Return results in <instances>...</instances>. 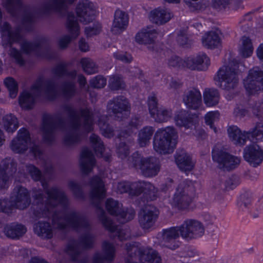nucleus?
<instances>
[{
    "label": "nucleus",
    "mask_w": 263,
    "mask_h": 263,
    "mask_svg": "<svg viewBox=\"0 0 263 263\" xmlns=\"http://www.w3.org/2000/svg\"><path fill=\"white\" fill-rule=\"evenodd\" d=\"M26 168L34 181L41 182L47 195L45 197L41 190L32 189L34 218H51L53 227L57 229L71 228L78 233H82L78 240H69L67 253L73 261L87 263L89 259L84 250L92 247L95 236L91 233L92 227L86 217L78 211L68 210L70 201L66 193L57 186L48 187L46 178L37 167L28 164Z\"/></svg>",
    "instance_id": "nucleus-1"
},
{
    "label": "nucleus",
    "mask_w": 263,
    "mask_h": 263,
    "mask_svg": "<svg viewBox=\"0 0 263 263\" xmlns=\"http://www.w3.org/2000/svg\"><path fill=\"white\" fill-rule=\"evenodd\" d=\"M74 0H44L31 9L24 7L21 0H3L4 8L12 16L20 17L22 27L27 31H31L36 17L48 16L52 12L65 10L68 4Z\"/></svg>",
    "instance_id": "nucleus-2"
},
{
    "label": "nucleus",
    "mask_w": 263,
    "mask_h": 263,
    "mask_svg": "<svg viewBox=\"0 0 263 263\" xmlns=\"http://www.w3.org/2000/svg\"><path fill=\"white\" fill-rule=\"evenodd\" d=\"M62 108L69 118L68 130L63 139V144L72 147L80 143L83 132L89 133L93 130V113L87 107L77 110L67 104L63 105Z\"/></svg>",
    "instance_id": "nucleus-3"
},
{
    "label": "nucleus",
    "mask_w": 263,
    "mask_h": 263,
    "mask_svg": "<svg viewBox=\"0 0 263 263\" xmlns=\"http://www.w3.org/2000/svg\"><path fill=\"white\" fill-rule=\"evenodd\" d=\"M89 184L90 186V198L97 209V213L100 220L104 227L111 233L110 237L112 239L117 237L121 241L130 238V230L119 229L106 216L105 211L100 206L101 201L106 196V190L102 179L98 176H95L91 178Z\"/></svg>",
    "instance_id": "nucleus-4"
},
{
    "label": "nucleus",
    "mask_w": 263,
    "mask_h": 263,
    "mask_svg": "<svg viewBox=\"0 0 263 263\" xmlns=\"http://www.w3.org/2000/svg\"><path fill=\"white\" fill-rule=\"evenodd\" d=\"M58 85L54 78L44 80L40 77L36 79L30 90H25L19 96V104L25 109H31L37 97L43 96L50 100L56 98Z\"/></svg>",
    "instance_id": "nucleus-5"
},
{
    "label": "nucleus",
    "mask_w": 263,
    "mask_h": 263,
    "mask_svg": "<svg viewBox=\"0 0 263 263\" xmlns=\"http://www.w3.org/2000/svg\"><path fill=\"white\" fill-rule=\"evenodd\" d=\"M31 203L28 190L21 185L16 186L11 193L10 199H0V212L10 214L14 209L24 210Z\"/></svg>",
    "instance_id": "nucleus-6"
},
{
    "label": "nucleus",
    "mask_w": 263,
    "mask_h": 263,
    "mask_svg": "<svg viewBox=\"0 0 263 263\" xmlns=\"http://www.w3.org/2000/svg\"><path fill=\"white\" fill-rule=\"evenodd\" d=\"M67 128L66 120L60 111L43 116L42 130L44 141L51 144L58 131L64 132Z\"/></svg>",
    "instance_id": "nucleus-7"
},
{
    "label": "nucleus",
    "mask_w": 263,
    "mask_h": 263,
    "mask_svg": "<svg viewBox=\"0 0 263 263\" xmlns=\"http://www.w3.org/2000/svg\"><path fill=\"white\" fill-rule=\"evenodd\" d=\"M177 133L173 127L158 129L154 138L155 151L161 154L172 153L177 144Z\"/></svg>",
    "instance_id": "nucleus-8"
},
{
    "label": "nucleus",
    "mask_w": 263,
    "mask_h": 263,
    "mask_svg": "<svg viewBox=\"0 0 263 263\" xmlns=\"http://www.w3.org/2000/svg\"><path fill=\"white\" fill-rule=\"evenodd\" d=\"M21 48L27 54L32 53L48 60L55 59L58 56L57 52L51 48L46 37H39L33 42L24 40L21 44Z\"/></svg>",
    "instance_id": "nucleus-9"
},
{
    "label": "nucleus",
    "mask_w": 263,
    "mask_h": 263,
    "mask_svg": "<svg viewBox=\"0 0 263 263\" xmlns=\"http://www.w3.org/2000/svg\"><path fill=\"white\" fill-rule=\"evenodd\" d=\"M128 254L126 263H137L134 259L138 258L141 263H161V258L158 253L152 249L139 246L136 243L126 245Z\"/></svg>",
    "instance_id": "nucleus-10"
},
{
    "label": "nucleus",
    "mask_w": 263,
    "mask_h": 263,
    "mask_svg": "<svg viewBox=\"0 0 263 263\" xmlns=\"http://www.w3.org/2000/svg\"><path fill=\"white\" fill-rule=\"evenodd\" d=\"M129 165L140 170L142 174L146 177L156 176L160 171V164L155 157H144L138 153H134L128 159Z\"/></svg>",
    "instance_id": "nucleus-11"
},
{
    "label": "nucleus",
    "mask_w": 263,
    "mask_h": 263,
    "mask_svg": "<svg viewBox=\"0 0 263 263\" xmlns=\"http://www.w3.org/2000/svg\"><path fill=\"white\" fill-rule=\"evenodd\" d=\"M196 183L190 180L181 182L176 189L172 204L179 209L186 208L195 195Z\"/></svg>",
    "instance_id": "nucleus-12"
},
{
    "label": "nucleus",
    "mask_w": 263,
    "mask_h": 263,
    "mask_svg": "<svg viewBox=\"0 0 263 263\" xmlns=\"http://www.w3.org/2000/svg\"><path fill=\"white\" fill-rule=\"evenodd\" d=\"M54 77L62 78L66 77L70 80L64 82L60 87V90L63 96L67 99L73 97L77 92L76 84L74 81L77 71L74 70L68 71L64 64H60L55 66L52 70Z\"/></svg>",
    "instance_id": "nucleus-13"
},
{
    "label": "nucleus",
    "mask_w": 263,
    "mask_h": 263,
    "mask_svg": "<svg viewBox=\"0 0 263 263\" xmlns=\"http://www.w3.org/2000/svg\"><path fill=\"white\" fill-rule=\"evenodd\" d=\"M238 65L223 66L217 72V85L226 90L234 89L238 83Z\"/></svg>",
    "instance_id": "nucleus-14"
},
{
    "label": "nucleus",
    "mask_w": 263,
    "mask_h": 263,
    "mask_svg": "<svg viewBox=\"0 0 263 263\" xmlns=\"http://www.w3.org/2000/svg\"><path fill=\"white\" fill-rule=\"evenodd\" d=\"M212 158L214 161L219 165L220 168L227 171H231L239 165L241 158L227 153L220 145H216L212 151Z\"/></svg>",
    "instance_id": "nucleus-15"
},
{
    "label": "nucleus",
    "mask_w": 263,
    "mask_h": 263,
    "mask_svg": "<svg viewBox=\"0 0 263 263\" xmlns=\"http://www.w3.org/2000/svg\"><path fill=\"white\" fill-rule=\"evenodd\" d=\"M179 227L180 236L186 241L200 238L205 233L203 223L195 219H186Z\"/></svg>",
    "instance_id": "nucleus-16"
},
{
    "label": "nucleus",
    "mask_w": 263,
    "mask_h": 263,
    "mask_svg": "<svg viewBox=\"0 0 263 263\" xmlns=\"http://www.w3.org/2000/svg\"><path fill=\"white\" fill-rule=\"evenodd\" d=\"M130 110V105L128 100L122 96L115 97L107 103V112L119 120L127 117Z\"/></svg>",
    "instance_id": "nucleus-17"
},
{
    "label": "nucleus",
    "mask_w": 263,
    "mask_h": 263,
    "mask_svg": "<svg viewBox=\"0 0 263 263\" xmlns=\"http://www.w3.org/2000/svg\"><path fill=\"white\" fill-rule=\"evenodd\" d=\"M105 206L107 211L111 215L117 217L120 223H125L133 219L135 215L133 209L125 210L123 209L122 204L112 198H108L106 201Z\"/></svg>",
    "instance_id": "nucleus-18"
},
{
    "label": "nucleus",
    "mask_w": 263,
    "mask_h": 263,
    "mask_svg": "<svg viewBox=\"0 0 263 263\" xmlns=\"http://www.w3.org/2000/svg\"><path fill=\"white\" fill-rule=\"evenodd\" d=\"M243 83L248 93L254 95L263 89V71L258 67L250 70Z\"/></svg>",
    "instance_id": "nucleus-19"
},
{
    "label": "nucleus",
    "mask_w": 263,
    "mask_h": 263,
    "mask_svg": "<svg viewBox=\"0 0 263 263\" xmlns=\"http://www.w3.org/2000/svg\"><path fill=\"white\" fill-rule=\"evenodd\" d=\"M66 26L70 35H65L59 39V45L62 49L66 48L71 41L77 38L79 35L80 26L78 19L73 13H68Z\"/></svg>",
    "instance_id": "nucleus-20"
},
{
    "label": "nucleus",
    "mask_w": 263,
    "mask_h": 263,
    "mask_svg": "<svg viewBox=\"0 0 263 263\" xmlns=\"http://www.w3.org/2000/svg\"><path fill=\"white\" fill-rule=\"evenodd\" d=\"M159 215V210L155 206H145L139 213L138 221L140 227L144 230L152 228L155 226Z\"/></svg>",
    "instance_id": "nucleus-21"
},
{
    "label": "nucleus",
    "mask_w": 263,
    "mask_h": 263,
    "mask_svg": "<svg viewBox=\"0 0 263 263\" xmlns=\"http://www.w3.org/2000/svg\"><path fill=\"white\" fill-rule=\"evenodd\" d=\"M161 235L160 245L162 247L172 250H176L179 247V242L177 241L180 236L179 226L163 229Z\"/></svg>",
    "instance_id": "nucleus-22"
},
{
    "label": "nucleus",
    "mask_w": 263,
    "mask_h": 263,
    "mask_svg": "<svg viewBox=\"0 0 263 263\" xmlns=\"http://www.w3.org/2000/svg\"><path fill=\"white\" fill-rule=\"evenodd\" d=\"M17 171V163L13 159L7 158L0 164V189L8 186L10 178L13 177Z\"/></svg>",
    "instance_id": "nucleus-23"
},
{
    "label": "nucleus",
    "mask_w": 263,
    "mask_h": 263,
    "mask_svg": "<svg viewBox=\"0 0 263 263\" xmlns=\"http://www.w3.org/2000/svg\"><path fill=\"white\" fill-rule=\"evenodd\" d=\"M143 193L150 200H154L158 197V189L153 184L145 181H139L131 183L130 195L139 196Z\"/></svg>",
    "instance_id": "nucleus-24"
},
{
    "label": "nucleus",
    "mask_w": 263,
    "mask_h": 263,
    "mask_svg": "<svg viewBox=\"0 0 263 263\" xmlns=\"http://www.w3.org/2000/svg\"><path fill=\"white\" fill-rule=\"evenodd\" d=\"M31 142L30 135L27 129L23 127L17 132V136L11 141L10 148L15 153H24Z\"/></svg>",
    "instance_id": "nucleus-25"
},
{
    "label": "nucleus",
    "mask_w": 263,
    "mask_h": 263,
    "mask_svg": "<svg viewBox=\"0 0 263 263\" xmlns=\"http://www.w3.org/2000/svg\"><path fill=\"white\" fill-rule=\"evenodd\" d=\"M12 30H17L19 37L16 39V40L14 39V41H9V43L5 44H4V34H2V45L5 48L9 47L8 53L12 60L17 64L23 66L25 64V59L22 52L17 49L12 47V45L14 43H18L22 40V36L21 34V27L19 26H16L13 28Z\"/></svg>",
    "instance_id": "nucleus-26"
},
{
    "label": "nucleus",
    "mask_w": 263,
    "mask_h": 263,
    "mask_svg": "<svg viewBox=\"0 0 263 263\" xmlns=\"http://www.w3.org/2000/svg\"><path fill=\"white\" fill-rule=\"evenodd\" d=\"M76 13L79 20L82 23L87 24L94 19L95 7L89 0H82L77 7Z\"/></svg>",
    "instance_id": "nucleus-27"
},
{
    "label": "nucleus",
    "mask_w": 263,
    "mask_h": 263,
    "mask_svg": "<svg viewBox=\"0 0 263 263\" xmlns=\"http://www.w3.org/2000/svg\"><path fill=\"white\" fill-rule=\"evenodd\" d=\"M244 159L254 167L260 165L263 161V149L257 144H252L245 147Z\"/></svg>",
    "instance_id": "nucleus-28"
},
{
    "label": "nucleus",
    "mask_w": 263,
    "mask_h": 263,
    "mask_svg": "<svg viewBox=\"0 0 263 263\" xmlns=\"http://www.w3.org/2000/svg\"><path fill=\"white\" fill-rule=\"evenodd\" d=\"M210 64V59L203 53L184 59V67L191 70H205Z\"/></svg>",
    "instance_id": "nucleus-29"
},
{
    "label": "nucleus",
    "mask_w": 263,
    "mask_h": 263,
    "mask_svg": "<svg viewBox=\"0 0 263 263\" xmlns=\"http://www.w3.org/2000/svg\"><path fill=\"white\" fill-rule=\"evenodd\" d=\"M182 100L187 108L196 110L202 104L201 94L199 90L192 88L184 92Z\"/></svg>",
    "instance_id": "nucleus-30"
},
{
    "label": "nucleus",
    "mask_w": 263,
    "mask_h": 263,
    "mask_svg": "<svg viewBox=\"0 0 263 263\" xmlns=\"http://www.w3.org/2000/svg\"><path fill=\"white\" fill-rule=\"evenodd\" d=\"M96 164V159L92 152L88 148H83L80 159V166L82 172L88 174L91 172Z\"/></svg>",
    "instance_id": "nucleus-31"
},
{
    "label": "nucleus",
    "mask_w": 263,
    "mask_h": 263,
    "mask_svg": "<svg viewBox=\"0 0 263 263\" xmlns=\"http://www.w3.org/2000/svg\"><path fill=\"white\" fill-rule=\"evenodd\" d=\"M103 253H96L93 258L92 263H104L105 261L110 262L115 257V248L112 243L107 241L102 245Z\"/></svg>",
    "instance_id": "nucleus-32"
},
{
    "label": "nucleus",
    "mask_w": 263,
    "mask_h": 263,
    "mask_svg": "<svg viewBox=\"0 0 263 263\" xmlns=\"http://www.w3.org/2000/svg\"><path fill=\"white\" fill-rule=\"evenodd\" d=\"M128 24V14L124 11L117 10L114 14L111 31L114 34L120 33L126 28Z\"/></svg>",
    "instance_id": "nucleus-33"
},
{
    "label": "nucleus",
    "mask_w": 263,
    "mask_h": 263,
    "mask_svg": "<svg viewBox=\"0 0 263 263\" xmlns=\"http://www.w3.org/2000/svg\"><path fill=\"white\" fill-rule=\"evenodd\" d=\"M157 31L153 28H147L138 33L135 37L136 41L142 44H149L148 48L154 49V42L157 35Z\"/></svg>",
    "instance_id": "nucleus-34"
},
{
    "label": "nucleus",
    "mask_w": 263,
    "mask_h": 263,
    "mask_svg": "<svg viewBox=\"0 0 263 263\" xmlns=\"http://www.w3.org/2000/svg\"><path fill=\"white\" fill-rule=\"evenodd\" d=\"M30 153L35 159L43 160L44 162L43 167L44 168V174L47 176L46 179L48 182L52 178L54 171L52 165L49 162L43 159L42 151L38 145L33 144L30 147Z\"/></svg>",
    "instance_id": "nucleus-35"
},
{
    "label": "nucleus",
    "mask_w": 263,
    "mask_h": 263,
    "mask_svg": "<svg viewBox=\"0 0 263 263\" xmlns=\"http://www.w3.org/2000/svg\"><path fill=\"white\" fill-rule=\"evenodd\" d=\"M227 130L230 139L236 145L240 146L245 145L249 138L248 132H242L236 126H230Z\"/></svg>",
    "instance_id": "nucleus-36"
},
{
    "label": "nucleus",
    "mask_w": 263,
    "mask_h": 263,
    "mask_svg": "<svg viewBox=\"0 0 263 263\" xmlns=\"http://www.w3.org/2000/svg\"><path fill=\"white\" fill-rule=\"evenodd\" d=\"M33 230L38 236L43 239H50L53 235V229L47 221H39L34 224Z\"/></svg>",
    "instance_id": "nucleus-37"
},
{
    "label": "nucleus",
    "mask_w": 263,
    "mask_h": 263,
    "mask_svg": "<svg viewBox=\"0 0 263 263\" xmlns=\"http://www.w3.org/2000/svg\"><path fill=\"white\" fill-rule=\"evenodd\" d=\"M175 161L178 166L182 171H190L193 168L194 164L191 161L190 157L184 150L176 153Z\"/></svg>",
    "instance_id": "nucleus-38"
},
{
    "label": "nucleus",
    "mask_w": 263,
    "mask_h": 263,
    "mask_svg": "<svg viewBox=\"0 0 263 263\" xmlns=\"http://www.w3.org/2000/svg\"><path fill=\"white\" fill-rule=\"evenodd\" d=\"M26 227L21 224L11 223L7 225L4 228L5 235L11 238H17L23 236L26 232Z\"/></svg>",
    "instance_id": "nucleus-39"
},
{
    "label": "nucleus",
    "mask_w": 263,
    "mask_h": 263,
    "mask_svg": "<svg viewBox=\"0 0 263 263\" xmlns=\"http://www.w3.org/2000/svg\"><path fill=\"white\" fill-rule=\"evenodd\" d=\"M172 14L167 9L158 8L151 12L152 21L157 24H163L170 20Z\"/></svg>",
    "instance_id": "nucleus-40"
},
{
    "label": "nucleus",
    "mask_w": 263,
    "mask_h": 263,
    "mask_svg": "<svg viewBox=\"0 0 263 263\" xmlns=\"http://www.w3.org/2000/svg\"><path fill=\"white\" fill-rule=\"evenodd\" d=\"M175 120L177 125L186 129L192 128L195 124L193 118L186 110L180 111L175 117Z\"/></svg>",
    "instance_id": "nucleus-41"
},
{
    "label": "nucleus",
    "mask_w": 263,
    "mask_h": 263,
    "mask_svg": "<svg viewBox=\"0 0 263 263\" xmlns=\"http://www.w3.org/2000/svg\"><path fill=\"white\" fill-rule=\"evenodd\" d=\"M203 96L204 103L208 107L214 106L219 102L220 95L216 89L205 88Z\"/></svg>",
    "instance_id": "nucleus-42"
},
{
    "label": "nucleus",
    "mask_w": 263,
    "mask_h": 263,
    "mask_svg": "<svg viewBox=\"0 0 263 263\" xmlns=\"http://www.w3.org/2000/svg\"><path fill=\"white\" fill-rule=\"evenodd\" d=\"M4 129L8 133H13L18 127L17 118L12 114H8L4 116L1 122Z\"/></svg>",
    "instance_id": "nucleus-43"
},
{
    "label": "nucleus",
    "mask_w": 263,
    "mask_h": 263,
    "mask_svg": "<svg viewBox=\"0 0 263 263\" xmlns=\"http://www.w3.org/2000/svg\"><path fill=\"white\" fill-rule=\"evenodd\" d=\"M155 132V129L151 126L143 127L139 131L138 143L141 147H144L148 144Z\"/></svg>",
    "instance_id": "nucleus-44"
},
{
    "label": "nucleus",
    "mask_w": 263,
    "mask_h": 263,
    "mask_svg": "<svg viewBox=\"0 0 263 263\" xmlns=\"http://www.w3.org/2000/svg\"><path fill=\"white\" fill-rule=\"evenodd\" d=\"M142 120L140 117L138 115H135L133 117L128 123L129 131L126 130L122 131L119 135V138L121 140H124V138H127L130 136V135L134 132V130L138 128L142 124Z\"/></svg>",
    "instance_id": "nucleus-45"
},
{
    "label": "nucleus",
    "mask_w": 263,
    "mask_h": 263,
    "mask_svg": "<svg viewBox=\"0 0 263 263\" xmlns=\"http://www.w3.org/2000/svg\"><path fill=\"white\" fill-rule=\"evenodd\" d=\"M254 198L252 193L246 192L242 194L237 201V206L240 210L245 211L252 208Z\"/></svg>",
    "instance_id": "nucleus-46"
},
{
    "label": "nucleus",
    "mask_w": 263,
    "mask_h": 263,
    "mask_svg": "<svg viewBox=\"0 0 263 263\" xmlns=\"http://www.w3.org/2000/svg\"><path fill=\"white\" fill-rule=\"evenodd\" d=\"M220 43V38L217 33L210 31L202 37L203 45L208 48H214Z\"/></svg>",
    "instance_id": "nucleus-47"
},
{
    "label": "nucleus",
    "mask_w": 263,
    "mask_h": 263,
    "mask_svg": "<svg viewBox=\"0 0 263 263\" xmlns=\"http://www.w3.org/2000/svg\"><path fill=\"white\" fill-rule=\"evenodd\" d=\"M239 52L243 58L250 57L253 51V47L251 40L247 36H243L240 41Z\"/></svg>",
    "instance_id": "nucleus-48"
},
{
    "label": "nucleus",
    "mask_w": 263,
    "mask_h": 263,
    "mask_svg": "<svg viewBox=\"0 0 263 263\" xmlns=\"http://www.w3.org/2000/svg\"><path fill=\"white\" fill-rule=\"evenodd\" d=\"M172 110L165 108H159L154 115H151V117L156 122L159 123L167 122L172 118Z\"/></svg>",
    "instance_id": "nucleus-49"
},
{
    "label": "nucleus",
    "mask_w": 263,
    "mask_h": 263,
    "mask_svg": "<svg viewBox=\"0 0 263 263\" xmlns=\"http://www.w3.org/2000/svg\"><path fill=\"white\" fill-rule=\"evenodd\" d=\"M92 147L97 155L102 156L104 149V145L101 138L98 135L92 134L89 137Z\"/></svg>",
    "instance_id": "nucleus-50"
},
{
    "label": "nucleus",
    "mask_w": 263,
    "mask_h": 263,
    "mask_svg": "<svg viewBox=\"0 0 263 263\" xmlns=\"http://www.w3.org/2000/svg\"><path fill=\"white\" fill-rule=\"evenodd\" d=\"M107 117L101 116L98 121V125L102 134L107 138H110L114 136V129L106 122Z\"/></svg>",
    "instance_id": "nucleus-51"
},
{
    "label": "nucleus",
    "mask_w": 263,
    "mask_h": 263,
    "mask_svg": "<svg viewBox=\"0 0 263 263\" xmlns=\"http://www.w3.org/2000/svg\"><path fill=\"white\" fill-rule=\"evenodd\" d=\"M68 187L72 191L74 197L79 200H84L86 196L83 191L81 185L74 181H70L68 182Z\"/></svg>",
    "instance_id": "nucleus-52"
},
{
    "label": "nucleus",
    "mask_w": 263,
    "mask_h": 263,
    "mask_svg": "<svg viewBox=\"0 0 263 263\" xmlns=\"http://www.w3.org/2000/svg\"><path fill=\"white\" fill-rule=\"evenodd\" d=\"M80 63L83 70L87 74H91L98 72V66L90 59L82 58Z\"/></svg>",
    "instance_id": "nucleus-53"
},
{
    "label": "nucleus",
    "mask_w": 263,
    "mask_h": 263,
    "mask_svg": "<svg viewBox=\"0 0 263 263\" xmlns=\"http://www.w3.org/2000/svg\"><path fill=\"white\" fill-rule=\"evenodd\" d=\"M179 256L183 258L182 261L190 263L192 259H194L199 256L198 252L191 248H186L179 252Z\"/></svg>",
    "instance_id": "nucleus-54"
},
{
    "label": "nucleus",
    "mask_w": 263,
    "mask_h": 263,
    "mask_svg": "<svg viewBox=\"0 0 263 263\" xmlns=\"http://www.w3.org/2000/svg\"><path fill=\"white\" fill-rule=\"evenodd\" d=\"M4 84L9 91L11 98L16 97L18 92V85L14 79L11 77L6 78L4 80Z\"/></svg>",
    "instance_id": "nucleus-55"
},
{
    "label": "nucleus",
    "mask_w": 263,
    "mask_h": 263,
    "mask_svg": "<svg viewBox=\"0 0 263 263\" xmlns=\"http://www.w3.org/2000/svg\"><path fill=\"white\" fill-rule=\"evenodd\" d=\"M248 135H249V138L251 136L253 140L263 141V123H257L252 131L248 132Z\"/></svg>",
    "instance_id": "nucleus-56"
},
{
    "label": "nucleus",
    "mask_w": 263,
    "mask_h": 263,
    "mask_svg": "<svg viewBox=\"0 0 263 263\" xmlns=\"http://www.w3.org/2000/svg\"><path fill=\"white\" fill-rule=\"evenodd\" d=\"M109 86L111 90H119L123 89L125 84L122 78L120 76H111L109 80Z\"/></svg>",
    "instance_id": "nucleus-57"
},
{
    "label": "nucleus",
    "mask_w": 263,
    "mask_h": 263,
    "mask_svg": "<svg viewBox=\"0 0 263 263\" xmlns=\"http://www.w3.org/2000/svg\"><path fill=\"white\" fill-rule=\"evenodd\" d=\"M240 183V177L236 175H233L224 181L226 190H233Z\"/></svg>",
    "instance_id": "nucleus-58"
},
{
    "label": "nucleus",
    "mask_w": 263,
    "mask_h": 263,
    "mask_svg": "<svg viewBox=\"0 0 263 263\" xmlns=\"http://www.w3.org/2000/svg\"><path fill=\"white\" fill-rule=\"evenodd\" d=\"M129 146L125 141H121L117 147V153L118 157L124 159L129 155Z\"/></svg>",
    "instance_id": "nucleus-59"
},
{
    "label": "nucleus",
    "mask_w": 263,
    "mask_h": 263,
    "mask_svg": "<svg viewBox=\"0 0 263 263\" xmlns=\"http://www.w3.org/2000/svg\"><path fill=\"white\" fill-rule=\"evenodd\" d=\"M219 117L218 111H210L208 112L204 117L205 123L209 125L210 128L213 129L214 132H216V128L214 127V123L216 121Z\"/></svg>",
    "instance_id": "nucleus-60"
},
{
    "label": "nucleus",
    "mask_w": 263,
    "mask_h": 263,
    "mask_svg": "<svg viewBox=\"0 0 263 263\" xmlns=\"http://www.w3.org/2000/svg\"><path fill=\"white\" fill-rule=\"evenodd\" d=\"M214 7L217 9H224L229 4L238 5L241 0H213Z\"/></svg>",
    "instance_id": "nucleus-61"
},
{
    "label": "nucleus",
    "mask_w": 263,
    "mask_h": 263,
    "mask_svg": "<svg viewBox=\"0 0 263 263\" xmlns=\"http://www.w3.org/2000/svg\"><path fill=\"white\" fill-rule=\"evenodd\" d=\"M168 65L175 68L184 67V60L176 55L172 56L168 60Z\"/></svg>",
    "instance_id": "nucleus-62"
},
{
    "label": "nucleus",
    "mask_w": 263,
    "mask_h": 263,
    "mask_svg": "<svg viewBox=\"0 0 263 263\" xmlns=\"http://www.w3.org/2000/svg\"><path fill=\"white\" fill-rule=\"evenodd\" d=\"M90 84L92 87L101 88L106 85V80L102 76H98L91 80Z\"/></svg>",
    "instance_id": "nucleus-63"
},
{
    "label": "nucleus",
    "mask_w": 263,
    "mask_h": 263,
    "mask_svg": "<svg viewBox=\"0 0 263 263\" xmlns=\"http://www.w3.org/2000/svg\"><path fill=\"white\" fill-rule=\"evenodd\" d=\"M157 100L155 95L149 96L148 99V105L151 116L159 108L157 106Z\"/></svg>",
    "instance_id": "nucleus-64"
}]
</instances>
